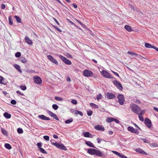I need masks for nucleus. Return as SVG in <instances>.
I'll return each mask as SVG.
<instances>
[{"mask_svg": "<svg viewBox=\"0 0 158 158\" xmlns=\"http://www.w3.org/2000/svg\"><path fill=\"white\" fill-rule=\"evenodd\" d=\"M96 150L93 148H88L85 149L87 151V153L91 155H96L98 156L101 157L102 155V153L98 149Z\"/></svg>", "mask_w": 158, "mask_h": 158, "instance_id": "1", "label": "nucleus"}, {"mask_svg": "<svg viewBox=\"0 0 158 158\" xmlns=\"http://www.w3.org/2000/svg\"><path fill=\"white\" fill-rule=\"evenodd\" d=\"M130 107L132 111L137 114H139L141 111L140 108L135 104L133 103L131 104Z\"/></svg>", "mask_w": 158, "mask_h": 158, "instance_id": "2", "label": "nucleus"}, {"mask_svg": "<svg viewBox=\"0 0 158 158\" xmlns=\"http://www.w3.org/2000/svg\"><path fill=\"white\" fill-rule=\"evenodd\" d=\"M51 141L52 144L56 146L57 148L64 151L67 150V148L63 144H59L56 142L55 143H52V140H51Z\"/></svg>", "mask_w": 158, "mask_h": 158, "instance_id": "3", "label": "nucleus"}, {"mask_svg": "<svg viewBox=\"0 0 158 158\" xmlns=\"http://www.w3.org/2000/svg\"><path fill=\"white\" fill-rule=\"evenodd\" d=\"M101 73L102 76L105 77L110 79H114V78L106 70H103L101 72Z\"/></svg>", "mask_w": 158, "mask_h": 158, "instance_id": "4", "label": "nucleus"}, {"mask_svg": "<svg viewBox=\"0 0 158 158\" xmlns=\"http://www.w3.org/2000/svg\"><path fill=\"white\" fill-rule=\"evenodd\" d=\"M58 56L67 65H70L72 64V62L69 59H67L64 56H62V55H59Z\"/></svg>", "mask_w": 158, "mask_h": 158, "instance_id": "5", "label": "nucleus"}, {"mask_svg": "<svg viewBox=\"0 0 158 158\" xmlns=\"http://www.w3.org/2000/svg\"><path fill=\"white\" fill-rule=\"evenodd\" d=\"M83 74L84 76L88 77H91L93 76V73L87 69H85L83 71Z\"/></svg>", "mask_w": 158, "mask_h": 158, "instance_id": "6", "label": "nucleus"}, {"mask_svg": "<svg viewBox=\"0 0 158 158\" xmlns=\"http://www.w3.org/2000/svg\"><path fill=\"white\" fill-rule=\"evenodd\" d=\"M118 102L120 105H122L125 101L124 97L122 94H119L117 96Z\"/></svg>", "mask_w": 158, "mask_h": 158, "instance_id": "7", "label": "nucleus"}, {"mask_svg": "<svg viewBox=\"0 0 158 158\" xmlns=\"http://www.w3.org/2000/svg\"><path fill=\"white\" fill-rule=\"evenodd\" d=\"M113 83L118 89L119 90H122L123 89V87L121 84L117 80H115L113 81Z\"/></svg>", "mask_w": 158, "mask_h": 158, "instance_id": "8", "label": "nucleus"}, {"mask_svg": "<svg viewBox=\"0 0 158 158\" xmlns=\"http://www.w3.org/2000/svg\"><path fill=\"white\" fill-rule=\"evenodd\" d=\"M144 123L146 126L148 128H150L152 126L151 120L148 118H146L144 120Z\"/></svg>", "mask_w": 158, "mask_h": 158, "instance_id": "9", "label": "nucleus"}, {"mask_svg": "<svg viewBox=\"0 0 158 158\" xmlns=\"http://www.w3.org/2000/svg\"><path fill=\"white\" fill-rule=\"evenodd\" d=\"M47 58L51 62L57 65L58 64V62L52 56L50 55H48Z\"/></svg>", "mask_w": 158, "mask_h": 158, "instance_id": "10", "label": "nucleus"}, {"mask_svg": "<svg viewBox=\"0 0 158 158\" xmlns=\"http://www.w3.org/2000/svg\"><path fill=\"white\" fill-rule=\"evenodd\" d=\"M127 130L128 131L131 132L132 133H134L138 134H139V131L137 129H134L133 127L129 126L127 127Z\"/></svg>", "mask_w": 158, "mask_h": 158, "instance_id": "11", "label": "nucleus"}, {"mask_svg": "<svg viewBox=\"0 0 158 158\" xmlns=\"http://www.w3.org/2000/svg\"><path fill=\"white\" fill-rule=\"evenodd\" d=\"M34 82L37 84H40L42 83L41 78L38 76H35L33 77Z\"/></svg>", "mask_w": 158, "mask_h": 158, "instance_id": "12", "label": "nucleus"}, {"mask_svg": "<svg viewBox=\"0 0 158 158\" xmlns=\"http://www.w3.org/2000/svg\"><path fill=\"white\" fill-rule=\"evenodd\" d=\"M94 128L96 130L98 131H104L105 130L104 127L100 125H97L94 127Z\"/></svg>", "mask_w": 158, "mask_h": 158, "instance_id": "13", "label": "nucleus"}, {"mask_svg": "<svg viewBox=\"0 0 158 158\" xmlns=\"http://www.w3.org/2000/svg\"><path fill=\"white\" fill-rule=\"evenodd\" d=\"M106 97L108 99H111L114 98L115 96L113 94L108 92L106 94Z\"/></svg>", "mask_w": 158, "mask_h": 158, "instance_id": "14", "label": "nucleus"}, {"mask_svg": "<svg viewBox=\"0 0 158 158\" xmlns=\"http://www.w3.org/2000/svg\"><path fill=\"white\" fill-rule=\"evenodd\" d=\"M135 151L136 152H138L139 153L143 155H148V154L145 152L144 151L142 150V149L139 148H136L135 150Z\"/></svg>", "mask_w": 158, "mask_h": 158, "instance_id": "15", "label": "nucleus"}, {"mask_svg": "<svg viewBox=\"0 0 158 158\" xmlns=\"http://www.w3.org/2000/svg\"><path fill=\"white\" fill-rule=\"evenodd\" d=\"M85 143L89 147L97 149V148L91 142L89 141H85Z\"/></svg>", "mask_w": 158, "mask_h": 158, "instance_id": "16", "label": "nucleus"}, {"mask_svg": "<svg viewBox=\"0 0 158 158\" xmlns=\"http://www.w3.org/2000/svg\"><path fill=\"white\" fill-rule=\"evenodd\" d=\"M38 117L41 119L44 120L48 121L50 120V118L44 115H40L38 116Z\"/></svg>", "mask_w": 158, "mask_h": 158, "instance_id": "17", "label": "nucleus"}, {"mask_svg": "<svg viewBox=\"0 0 158 158\" xmlns=\"http://www.w3.org/2000/svg\"><path fill=\"white\" fill-rule=\"evenodd\" d=\"M4 78L2 76H0V84L3 85H6L8 82L7 81H4Z\"/></svg>", "mask_w": 158, "mask_h": 158, "instance_id": "18", "label": "nucleus"}, {"mask_svg": "<svg viewBox=\"0 0 158 158\" xmlns=\"http://www.w3.org/2000/svg\"><path fill=\"white\" fill-rule=\"evenodd\" d=\"M25 39L26 42L29 45H31L32 44V41L27 36L25 37Z\"/></svg>", "mask_w": 158, "mask_h": 158, "instance_id": "19", "label": "nucleus"}, {"mask_svg": "<svg viewBox=\"0 0 158 158\" xmlns=\"http://www.w3.org/2000/svg\"><path fill=\"white\" fill-rule=\"evenodd\" d=\"M138 114L139 115L138 117L139 120L142 121H143L144 120L142 116V115L143 114V111H141L140 113Z\"/></svg>", "mask_w": 158, "mask_h": 158, "instance_id": "20", "label": "nucleus"}, {"mask_svg": "<svg viewBox=\"0 0 158 158\" xmlns=\"http://www.w3.org/2000/svg\"><path fill=\"white\" fill-rule=\"evenodd\" d=\"M3 115L5 118L7 119L10 118L11 117V114L7 112H5L3 114Z\"/></svg>", "mask_w": 158, "mask_h": 158, "instance_id": "21", "label": "nucleus"}, {"mask_svg": "<svg viewBox=\"0 0 158 158\" xmlns=\"http://www.w3.org/2000/svg\"><path fill=\"white\" fill-rule=\"evenodd\" d=\"M14 67L20 73H21L22 72V71L21 70L20 67L19 65L17 64H15L14 65Z\"/></svg>", "mask_w": 158, "mask_h": 158, "instance_id": "22", "label": "nucleus"}, {"mask_svg": "<svg viewBox=\"0 0 158 158\" xmlns=\"http://www.w3.org/2000/svg\"><path fill=\"white\" fill-rule=\"evenodd\" d=\"M124 28L128 31L131 32L132 31L131 27L128 25H126L125 26Z\"/></svg>", "mask_w": 158, "mask_h": 158, "instance_id": "23", "label": "nucleus"}, {"mask_svg": "<svg viewBox=\"0 0 158 158\" xmlns=\"http://www.w3.org/2000/svg\"><path fill=\"white\" fill-rule=\"evenodd\" d=\"M114 118H112V117H107L106 118V121L107 123H110L112 121H114Z\"/></svg>", "mask_w": 158, "mask_h": 158, "instance_id": "24", "label": "nucleus"}, {"mask_svg": "<svg viewBox=\"0 0 158 158\" xmlns=\"http://www.w3.org/2000/svg\"><path fill=\"white\" fill-rule=\"evenodd\" d=\"M75 20L78 23L80 24L81 25L83 28H86V27H87L84 24H83L79 20L77 19H75Z\"/></svg>", "mask_w": 158, "mask_h": 158, "instance_id": "25", "label": "nucleus"}, {"mask_svg": "<svg viewBox=\"0 0 158 158\" xmlns=\"http://www.w3.org/2000/svg\"><path fill=\"white\" fill-rule=\"evenodd\" d=\"M83 135L85 137L89 138L90 137L91 134L89 132H85L84 133Z\"/></svg>", "mask_w": 158, "mask_h": 158, "instance_id": "26", "label": "nucleus"}, {"mask_svg": "<svg viewBox=\"0 0 158 158\" xmlns=\"http://www.w3.org/2000/svg\"><path fill=\"white\" fill-rule=\"evenodd\" d=\"M90 105L94 109H98L99 108L97 105L94 103H90Z\"/></svg>", "mask_w": 158, "mask_h": 158, "instance_id": "27", "label": "nucleus"}, {"mask_svg": "<svg viewBox=\"0 0 158 158\" xmlns=\"http://www.w3.org/2000/svg\"><path fill=\"white\" fill-rule=\"evenodd\" d=\"M73 121V119L72 118H70L69 119H68L65 121V123L66 124H69Z\"/></svg>", "mask_w": 158, "mask_h": 158, "instance_id": "28", "label": "nucleus"}, {"mask_svg": "<svg viewBox=\"0 0 158 158\" xmlns=\"http://www.w3.org/2000/svg\"><path fill=\"white\" fill-rule=\"evenodd\" d=\"M5 147L8 149H10L12 148L11 146L8 143H6L5 144Z\"/></svg>", "mask_w": 158, "mask_h": 158, "instance_id": "29", "label": "nucleus"}, {"mask_svg": "<svg viewBox=\"0 0 158 158\" xmlns=\"http://www.w3.org/2000/svg\"><path fill=\"white\" fill-rule=\"evenodd\" d=\"M145 46L146 48H153V46L148 43H145Z\"/></svg>", "mask_w": 158, "mask_h": 158, "instance_id": "30", "label": "nucleus"}, {"mask_svg": "<svg viewBox=\"0 0 158 158\" xmlns=\"http://www.w3.org/2000/svg\"><path fill=\"white\" fill-rule=\"evenodd\" d=\"M75 113L76 114H79L81 116H83V114L82 112L78 110H76Z\"/></svg>", "mask_w": 158, "mask_h": 158, "instance_id": "31", "label": "nucleus"}, {"mask_svg": "<svg viewBox=\"0 0 158 158\" xmlns=\"http://www.w3.org/2000/svg\"><path fill=\"white\" fill-rule=\"evenodd\" d=\"M39 150V151L42 153L46 154L47 153V152L44 149L42 148H40Z\"/></svg>", "mask_w": 158, "mask_h": 158, "instance_id": "32", "label": "nucleus"}, {"mask_svg": "<svg viewBox=\"0 0 158 158\" xmlns=\"http://www.w3.org/2000/svg\"><path fill=\"white\" fill-rule=\"evenodd\" d=\"M16 19L17 21L19 23H20L21 22L20 18L19 16L15 15L14 17Z\"/></svg>", "mask_w": 158, "mask_h": 158, "instance_id": "33", "label": "nucleus"}, {"mask_svg": "<svg viewBox=\"0 0 158 158\" xmlns=\"http://www.w3.org/2000/svg\"><path fill=\"white\" fill-rule=\"evenodd\" d=\"M20 60L23 63H26L27 62V61L26 59L24 57L21 58Z\"/></svg>", "mask_w": 158, "mask_h": 158, "instance_id": "34", "label": "nucleus"}, {"mask_svg": "<svg viewBox=\"0 0 158 158\" xmlns=\"http://www.w3.org/2000/svg\"><path fill=\"white\" fill-rule=\"evenodd\" d=\"M1 131L2 133L5 135H7L8 134L7 132L3 128H2L1 129Z\"/></svg>", "mask_w": 158, "mask_h": 158, "instance_id": "35", "label": "nucleus"}, {"mask_svg": "<svg viewBox=\"0 0 158 158\" xmlns=\"http://www.w3.org/2000/svg\"><path fill=\"white\" fill-rule=\"evenodd\" d=\"M17 131L19 134H22L23 133V129L20 127L17 129Z\"/></svg>", "mask_w": 158, "mask_h": 158, "instance_id": "36", "label": "nucleus"}, {"mask_svg": "<svg viewBox=\"0 0 158 158\" xmlns=\"http://www.w3.org/2000/svg\"><path fill=\"white\" fill-rule=\"evenodd\" d=\"M65 56H66L67 57L69 58H73V57L69 53H66L65 54Z\"/></svg>", "mask_w": 158, "mask_h": 158, "instance_id": "37", "label": "nucleus"}, {"mask_svg": "<svg viewBox=\"0 0 158 158\" xmlns=\"http://www.w3.org/2000/svg\"><path fill=\"white\" fill-rule=\"evenodd\" d=\"M9 21L10 25H12L13 23V21L11 16H9Z\"/></svg>", "mask_w": 158, "mask_h": 158, "instance_id": "38", "label": "nucleus"}, {"mask_svg": "<svg viewBox=\"0 0 158 158\" xmlns=\"http://www.w3.org/2000/svg\"><path fill=\"white\" fill-rule=\"evenodd\" d=\"M52 108L55 110H57L58 108V106L56 104H54L52 106Z\"/></svg>", "mask_w": 158, "mask_h": 158, "instance_id": "39", "label": "nucleus"}, {"mask_svg": "<svg viewBox=\"0 0 158 158\" xmlns=\"http://www.w3.org/2000/svg\"><path fill=\"white\" fill-rule=\"evenodd\" d=\"M112 152L119 157V156H120L121 155V154L117 151H112Z\"/></svg>", "mask_w": 158, "mask_h": 158, "instance_id": "40", "label": "nucleus"}, {"mask_svg": "<svg viewBox=\"0 0 158 158\" xmlns=\"http://www.w3.org/2000/svg\"><path fill=\"white\" fill-rule=\"evenodd\" d=\"M55 99L58 101H62L63 100V98H62L56 96L55 97Z\"/></svg>", "mask_w": 158, "mask_h": 158, "instance_id": "41", "label": "nucleus"}, {"mask_svg": "<svg viewBox=\"0 0 158 158\" xmlns=\"http://www.w3.org/2000/svg\"><path fill=\"white\" fill-rule=\"evenodd\" d=\"M15 56L16 57L19 58L21 56V53L19 52H17L15 53Z\"/></svg>", "mask_w": 158, "mask_h": 158, "instance_id": "42", "label": "nucleus"}, {"mask_svg": "<svg viewBox=\"0 0 158 158\" xmlns=\"http://www.w3.org/2000/svg\"><path fill=\"white\" fill-rule=\"evenodd\" d=\"M52 117L54 119H56L57 120H59V119L57 116L56 115V114H54L52 116Z\"/></svg>", "mask_w": 158, "mask_h": 158, "instance_id": "43", "label": "nucleus"}, {"mask_svg": "<svg viewBox=\"0 0 158 158\" xmlns=\"http://www.w3.org/2000/svg\"><path fill=\"white\" fill-rule=\"evenodd\" d=\"M102 97L101 94H99L97 97V99L98 101H99V99H101Z\"/></svg>", "mask_w": 158, "mask_h": 158, "instance_id": "44", "label": "nucleus"}, {"mask_svg": "<svg viewBox=\"0 0 158 158\" xmlns=\"http://www.w3.org/2000/svg\"><path fill=\"white\" fill-rule=\"evenodd\" d=\"M47 113L48 114L51 116V117L52 116V115L54 114V113L52 112L49 110H46Z\"/></svg>", "mask_w": 158, "mask_h": 158, "instance_id": "45", "label": "nucleus"}, {"mask_svg": "<svg viewBox=\"0 0 158 158\" xmlns=\"http://www.w3.org/2000/svg\"><path fill=\"white\" fill-rule=\"evenodd\" d=\"M20 88H21V89L22 90H25L26 89L27 87L25 85H21Z\"/></svg>", "mask_w": 158, "mask_h": 158, "instance_id": "46", "label": "nucleus"}, {"mask_svg": "<svg viewBox=\"0 0 158 158\" xmlns=\"http://www.w3.org/2000/svg\"><path fill=\"white\" fill-rule=\"evenodd\" d=\"M42 143L41 142L38 143L37 144V145L38 148H39V149L40 148H41V147L42 146Z\"/></svg>", "mask_w": 158, "mask_h": 158, "instance_id": "47", "label": "nucleus"}, {"mask_svg": "<svg viewBox=\"0 0 158 158\" xmlns=\"http://www.w3.org/2000/svg\"><path fill=\"white\" fill-rule=\"evenodd\" d=\"M93 114V111L90 110L87 111V114L89 116H91Z\"/></svg>", "mask_w": 158, "mask_h": 158, "instance_id": "48", "label": "nucleus"}, {"mask_svg": "<svg viewBox=\"0 0 158 158\" xmlns=\"http://www.w3.org/2000/svg\"><path fill=\"white\" fill-rule=\"evenodd\" d=\"M44 139L46 141H48L49 140V137L48 135H44L43 137Z\"/></svg>", "mask_w": 158, "mask_h": 158, "instance_id": "49", "label": "nucleus"}, {"mask_svg": "<svg viewBox=\"0 0 158 158\" xmlns=\"http://www.w3.org/2000/svg\"><path fill=\"white\" fill-rule=\"evenodd\" d=\"M26 72L28 73H33L35 72V71L34 70H32L31 69H27V70H26Z\"/></svg>", "mask_w": 158, "mask_h": 158, "instance_id": "50", "label": "nucleus"}, {"mask_svg": "<svg viewBox=\"0 0 158 158\" xmlns=\"http://www.w3.org/2000/svg\"><path fill=\"white\" fill-rule=\"evenodd\" d=\"M141 139L143 141V142L145 143H148L149 142L148 140L146 139L141 138Z\"/></svg>", "mask_w": 158, "mask_h": 158, "instance_id": "51", "label": "nucleus"}, {"mask_svg": "<svg viewBox=\"0 0 158 158\" xmlns=\"http://www.w3.org/2000/svg\"><path fill=\"white\" fill-rule=\"evenodd\" d=\"M53 27L58 31L60 32H61L62 31L61 30L57 27L55 26H53Z\"/></svg>", "mask_w": 158, "mask_h": 158, "instance_id": "52", "label": "nucleus"}, {"mask_svg": "<svg viewBox=\"0 0 158 158\" xmlns=\"http://www.w3.org/2000/svg\"><path fill=\"white\" fill-rule=\"evenodd\" d=\"M71 102L74 105L77 104V101L75 99H73L72 100Z\"/></svg>", "mask_w": 158, "mask_h": 158, "instance_id": "53", "label": "nucleus"}, {"mask_svg": "<svg viewBox=\"0 0 158 158\" xmlns=\"http://www.w3.org/2000/svg\"><path fill=\"white\" fill-rule=\"evenodd\" d=\"M10 103L13 105H15L16 103V102L15 100L13 99L10 101Z\"/></svg>", "mask_w": 158, "mask_h": 158, "instance_id": "54", "label": "nucleus"}, {"mask_svg": "<svg viewBox=\"0 0 158 158\" xmlns=\"http://www.w3.org/2000/svg\"><path fill=\"white\" fill-rule=\"evenodd\" d=\"M151 146L153 147H156L158 146V144L156 143H152L151 144Z\"/></svg>", "mask_w": 158, "mask_h": 158, "instance_id": "55", "label": "nucleus"}, {"mask_svg": "<svg viewBox=\"0 0 158 158\" xmlns=\"http://www.w3.org/2000/svg\"><path fill=\"white\" fill-rule=\"evenodd\" d=\"M97 140L98 143L100 144L101 143V141L102 140L99 138H98L97 139Z\"/></svg>", "mask_w": 158, "mask_h": 158, "instance_id": "56", "label": "nucleus"}, {"mask_svg": "<svg viewBox=\"0 0 158 158\" xmlns=\"http://www.w3.org/2000/svg\"><path fill=\"white\" fill-rule=\"evenodd\" d=\"M112 72L114 73V74H115L118 77H119V75L117 73V72H116L112 70L111 71Z\"/></svg>", "mask_w": 158, "mask_h": 158, "instance_id": "57", "label": "nucleus"}, {"mask_svg": "<svg viewBox=\"0 0 158 158\" xmlns=\"http://www.w3.org/2000/svg\"><path fill=\"white\" fill-rule=\"evenodd\" d=\"M16 92L17 94H19V95H20L21 96H24V94H23L21 93L19 91H17Z\"/></svg>", "mask_w": 158, "mask_h": 158, "instance_id": "58", "label": "nucleus"}, {"mask_svg": "<svg viewBox=\"0 0 158 158\" xmlns=\"http://www.w3.org/2000/svg\"><path fill=\"white\" fill-rule=\"evenodd\" d=\"M1 7L2 9H4L6 7V6L4 4H2L1 5Z\"/></svg>", "mask_w": 158, "mask_h": 158, "instance_id": "59", "label": "nucleus"}, {"mask_svg": "<svg viewBox=\"0 0 158 158\" xmlns=\"http://www.w3.org/2000/svg\"><path fill=\"white\" fill-rule=\"evenodd\" d=\"M53 19L54 20V21L55 22L57 23V24L58 25H60V24L57 21V20H56V19L55 18H53Z\"/></svg>", "mask_w": 158, "mask_h": 158, "instance_id": "60", "label": "nucleus"}, {"mask_svg": "<svg viewBox=\"0 0 158 158\" xmlns=\"http://www.w3.org/2000/svg\"><path fill=\"white\" fill-rule=\"evenodd\" d=\"M119 157L121 158H128L127 156L122 154H121V155L119 156Z\"/></svg>", "mask_w": 158, "mask_h": 158, "instance_id": "61", "label": "nucleus"}, {"mask_svg": "<svg viewBox=\"0 0 158 158\" xmlns=\"http://www.w3.org/2000/svg\"><path fill=\"white\" fill-rule=\"evenodd\" d=\"M114 121L116 123H119V121L117 119L114 118Z\"/></svg>", "mask_w": 158, "mask_h": 158, "instance_id": "62", "label": "nucleus"}, {"mask_svg": "<svg viewBox=\"0 0 158 158\" xmlns=\"http://www.w3.org/2000/svg\"><path fill=\"white\" fill-rule=\"evenodd\" d=\"M135 102L136 103H137L139 104V103H140V101L139 99H136L135 100Z\"/></svg>", "mask_w": 158, "mask_h": 158, "instance_id": "63", "label": "nucleus"}, {"mask_svg": "<svg viewBox=\"0 0 158 158\" xmlns=\"http://www.w3.org/2000/svg\"><path fill=\"white\" fill-rule=\"evenodd\" d=\"M127 53L133 56L134 55V52H130V51H128L127 52Z\"/></svg>", "mask_w": 158, "mask_h": 158, "instance_id": "64", "label": "nucleus"}]
</instances>
